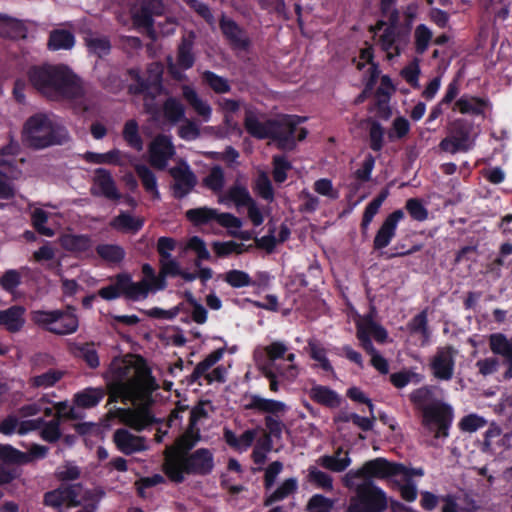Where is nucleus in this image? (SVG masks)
Here are the masks:
<instances>
[{
  "instance_id": "nucleus-29",
  "label": "nucleus",
  "mask_w": 512,
  "mask_h": 512,
  "mask_svg": "<svg viewBox=\"0 0 512 512\" xmlns=\"http://www.w3.org/2000/svg\"><path fill=\"white\" fill-rule=\"evenodd\" d=\"M183 97L194 110V112L200 116L204 122L210 121L212 117V107L205 99L200 97L193 88L184 86Z\"/></svg>"
},
{
  "instance_id": "nucleus-35",
  "label": "nucleus",
  "mask_w": 512,
  "mask_h": 512,
  "mask_svg": "<svg viewBox=\"0 0 512 512\" xmlns=\"http://www.w3.org/2000/svg\"><path fill=\"white\" fill-rule=\"evenodd\" d=\"M141 271H142L141 281L144 283L146 288L149 290V293H155L157 291H161L166 288L167 281L165 280L164 276L161 274L160 271L158 274H156L154 268L150 264H148V263L143 264Z\"/></svg>"
},
{
  "instance_id": "nucleus-27",
  "label": "nucleus",
  "mask_w": 512,
  "mask_h": 512,
  "mask_svg": "<svg viewBox=\"0 0 512 512\" xmlns=\"http://www.w3.org/2000/svg\"><path fill=\"white\" fill-rule=\"evenodd\" d=\"M92 191L96 195L109 199L120 198L111 174L105 169H97L95 171Z\"/></svg>"
},
{
  "instance_id": "nucleus-15",
  "label": "nucleus",
  "mask_w": 512,
  "mask_h": 512,
  "mask_svg": "<svg viewBox=\"0 0 512 512\" xmlns=\"http://www.w3.org/2000/svg\"><path fill=\"white\" fill-rule=\"evenodd\" d=\"M452 416V408L446 404L434 403L423 408L424 424L434 433L436 439L448 436Z\"/></svg>"
},
{
  "instance_id": "nucleus-39",
  "label": "nucleus",
  "mask_w": 512,
  "mask_h": 512,
  "mask_svg": "<svg viewBox=\"0 0 512 512\" xmlns=\"http://www.w3.org/2000/svg\"><path fill=\"white\" fill-rule=\"evenodd\" d=\"M123 274L124 280L121 281V284L124 285V296L133 301L146 299L149 295V290L144 283L141 280L134 282L129 274Z\"/></svg>"
},
{
  "instance_id": "nucleus-37",
  "label": "nucleus",
  "mask_w": 512,
  "mask_h": 512,
  "mask_svg": "<svg viewBox=\"0 0 512 512\" xmlns=\"http://www.w3.org/2000/svg\"><path fill=\"white\" fill-rule=\"evenodd\" d=\"M54 216V213L42 207L31 208V219L33 226L39 233L45 236L51 237L55 234V230L53 228L45 226L46 222L53 221Z\"/></svg>"
},
{
  "instance_id": "nucleus-7",
  "label": "nucleus",
  "mask_w": 512,
  "mask_h": 512,
  "mask_svg": "<svg viewBox=\"0 0 512 512\" xmlns=\"http://www.w3.org/2000/svg\"><path fill=\"white\" fill-rule=\"evenodd\" d=\"M19 147L16 143H10L2 149L0 159V198L8 199L15 193L13 180L21 177L19 167L23 164V158H17Z\"/></svg>"
},
{
  "instance_id": "nucleus-19",
  "label": "nucleus",
  "mask_w": 512,
  "mask_h": 512,
  "mask_svg": "<svg viewBox=\"0 0 512 512\" xmlns=\"http://www.w3.org/2000/svg\"><path fill=\"white\" fill-rule=\"evenodd\" d=\"M117 449L123 454L130 455L148 449L146 438L136 435L126 428L117 429L113 434Z\"/></svg>"
},
{
  "instance_id": "nucleus-14",
  "label": "nucleus",
  "mask_w": 512,
  "mask_h": 512,
  "mask_svg": "<svg viewBox=\"0 0 512 512\" xmlns=\"http://www.w3.org/2000/svg\"><path fill=\"white\" fill-rule=\"evenodd\" d=\"M106 164H114L121 167L133 165L146 191L151 193L154 198H159L160 194L154 173L147 166L135 163V159L131 155L122 153L117 149L109 151L107 152Z\"/></svg>"
},
{
  "instance_id": "nucleus-47",
  "label": "nucleus",
  "mask_w": 512,
  "mask_h": 512,
  "mask_svg": "<svg viewBox=\"0 0 512 512\" xmlns=\"http://www.w3.org/2000/svg\"><path fill=\"white\" fill-rule=\"evenodd\" d=\"M74 36L66 30H55L51 33L49 47L52 50L70 49L74 46Z\"/></svg>"
},
{
  "instance_id": "nucleus-38",
  "label": "nucleus",
  "mask_w": 512,
  "mask_h": 512,
  "mask_svg": "<svg viewBox=\"0 0 512 512\" xmlns=\"http://www.w3.org/2000/svg\"><path fill=\"white\" fill-rule=\"evenodd\" d=\"M310 397L319 404L335 408L340 405L339 395L326 386L315 385L310 389Z\"/></svg>"
},
{
  "instance_id": "nucleus-21",
  "label": "nucleus",
  "mask_w": 512,
  "mask_h": 512,
  "mask_svg": "<svg viewBox=\"0 0 512 512\" xmlns=\"http://www.w3.org/2000/svg\"><path fill=\"white\" fill-rule=\"evenodd\" d=\"M174 155V147L167 136L156 137L149 146V161L157 169H164Z\"/></svg>"
},
{
  "instance_id": "nucleus-4",
  "label": "nucleus",
  "mask_w": 512,
  "mask_h": 512,
  "mask_svg": "<svg viewBox=\"0 0 512 512\" xmlns=\"http://www.w3.org/2000/svg\"><path fill=\"white\" fill-rule=\"evenodd\" d=\"M23 134L25 140L35 148L63 144L69 139L65 127L45 114L31 116L24 125Z\"/></svg>"
},
{
  "instance_id": "nucleus-18",
  "label": "nucleus",
  "mask_w": 512,
  "mask_h": 512,
  "mask_svg": "<svg viewBox=\"0 0 512 512\" xmlns=\"http://www.w3.org/2000/svg\"><path fill=\"white\" fill-rule=\"evenodd\" d=\"M224 349H217L210 353L203 361L195 367L194 374L196 377H203L209 383L217 381L222 382L225 379L226 369L218 366L210 371V369L223 357Z\"/></svg>"
},
{
  "instance_id": "nucleus-20",
  "label": "nucleus",
  "mask_w": 512,
  "mask_h": 512,
  "mask_svg": "<svg viewBox=\"0 0 512 512\" xmlns=\"http://www.w3.org/2000/svg\"><path fill=\"white\" fill-rule=\"evenodd\" d=\"M357 337L366 351L372 350L371 337L378 342L387 338L386 330L375 323L370 317L359 318L357 321Z\"/></svg>"
},
{
  "instance_id": "nucleus-60",
  "label": "nucleus",
  "mask_w": 512,
  "mask_h": 512,
  "mask_svg": "<svg viewBox=\"0 0 512 512\" xmlns=\"http://www.w3.org/2000/svg\"><path fill=\"white\" fill-rule=\"evenodd\" d=\"M387 195H388V192L384 191L377 198H375L373 201H371L367 205V207L364 211L363 220H362L363 228L366 229L369 226V224L372 222L374 216L378 213V211H379L382 203L386 199Z\"/></svg>"
},
{
  "instance_id": "nucleus-52",
  "label": "nucleus",
  "mask_w": 512,
  "mask_h": 512,
  "mask_svg": "<svg viewBox=\"0 0 512 512\" xmlns=\"http://www.w3.org/2000/svg\"><path fill=\"white\" fill-rule=\"evenodd\" d=\"M223 280L233 288H243L252 284V279L248 273L233 269L223 275Z\"/></svg>"
},
{
  "instance_id": "nucleus-1",
  "label": "nucleus",
  "mask_w": 512,
  "mask_h": 512,
  "mask_svg": "<svg viewBox=\"0 0 512 512\" xmlns=\"http://www.w3.org/2000/svg\"><path fill=\"white\" fill-rule=\"evenodd\" d=\"M110 401H131L134 408L117 409L109 416L137 431L156 421L149 407L150 394L158 388L147 367L133 357L115 358L106 374Z\"/></svg>"
},
{
  "instance_id": "nucleus-62",
  "label": "nucleus",
  "mask_w": 512,
  "mask_h": 512,
  "mask_svg": "<svg viewBox=\"0 0 512 512\" xmlns=\"http://www.w3.org/2000/svg\"><path fill=\"white\" fill-rule=\"evenodd\" d=\"M204 185L214 192H220L224 186V173L219 166L213 167L204 179Z\"/></svg>"
},
{
  "instance_id": "nucleus-26",
  "label": "nucleus",
  "mask_w": 512,
  "mask_h": 512,
  "mask_svg": "<svg viewBox=\"0 0 512 512\" xmlns=\"http://www.w3.org/2000/svg\"><path fill=\"white\" fill-rule=\"evenodd\" d=\"M170 173L175 181L174 193L179 198L188 194L196 184L195 175L185 164L172 168Z\"/></svg>"
},
{
  "instance_id": "nucleus-45",
  "label": "nucleus",
  "mask_w": 512,
  "mask_h": 512,
  "mask_svg": "<svg viewBox=\"0 0 512 512\" xmlns=\"http://www.w3.org/2000/svg\"><path fill=\"white\" fill-rule=\"evenodd\" d=\"M62 377V371L49 370L43 374L31 377L29 384L34 388L47 389L54 386Z\"/></svg>"
},
{
  "instance_id": "nucleus-54",
  "label": "nucleus",
  "mask_w": 512,
  "mask_h": 512,
  "mask_svg": "<svg viewBox=\"0 0 512 512\" xmlns=\"http://www.w3.org/2000/svg\"><path fill=\"white\" fill-rule=\"evenodd\" d=\"M297 488V481L294 478H290L285 480L277 490H275L271 495H269L265 501L266 505H270L274 502L280 501L291 493H293Z\"/></svg>"
},
{
  "instance_id": "nucleus-24",
  "label": "nucleus",
  "mask_w": 512,
  "mask_h": 512,
  "mask_svg": "<svg viewBox=\"0 0 512 512\" xmlns=\"http://www.w3.org/2000/svg\"><path fill=\"white\" fill-rule=\"evenodd\" d=\"M162 66L158 63H153L148 68V76L145 79H142L138 72H131L133 78H135L138 82V91L146 93L147 95L155 96L161 91V79H162Z\"/></svg>"
},
{
  "instance_id": "nucleus-36",
  "label": "nucleus",
  "mask_w": 512,
  "mask_h": 512,
  "mask_svg": "<svg viewBox=\"0 0 512 512\" xmlns=\"http://www.w3.org/2000/svg\"><path fill=\"white\" fill-rule=\"evenodd\" d=\"M489 346L491 351L512 362V337L509 338L502 333H494L489 336Z\"/></svg>"
},
{
  "instance_id": "nucleus-23",
  "label": "nucleus",
  "mask_w": 512,
  "mask_h": 512,
  "mask_svg": "<svg viewBox=\"0 0 512 512\" xmlns=\"http://www.w3.org/2000/svg\"><path fill=\"white\" fill-rule=\"evenodd\" d=\"M162 12L160 0H133L130 13L136 24L142 26L151 25V16Z\"/></svg>"
},
{
  "instance_id": "nucleus-50",
  "label": "nucleus",
  "mask_w": 512,
  "mask_h": 512,
  "mask_svg": "<svg viewBox=\"0 0 512 512\" xmlns=\"http://www.w3.org/2000/svg\"><path fill=\"white\" fill-rule=\"evenodd\" d=\"M372 56H373L372 48L367 47V48H364L361 50L359 59L357 60V68L359 70H362L365 66L368 65V72H370V79L367 84L368 89L372 88V84L378 76L377 67L374 65V63L371 62Z\"/></svg>"
},
{
  "instance_id": "nucleus-8",
  "label": "nucleus",
  "mask_w": 512,
  "mask_h": 512,
  "mask_svg": "<svg viewBox=\"0 0 512 512\" xmlns=\"http://www.w3.org/2000/svg\"><path fill=\"white\" fill-rule=\"evenodd\" d=\"M305 121V118L296 115L284 116L275 121L271 138L279 148L283 150H292L297 141L303 140L307 136V130L298 127Z\"/></svg>"
},
{
  "instance_id": "nucleus-55",
  "label": "nucleus",
  "mask_w": 512,
  "mask_h": 512,
  "mask_svg": "<svg viewBox=\"0 0 512 512\" xmlns=\"http://www.w3.org/2000/svg\"><path fill=\"white\" fill-rule=\"evenodd\" d=\"M97 253L104 260L113 263L120 262L125 256V252L122 247L112 244L99 245L97 247Z\"/></svg>"
},
{
  "instance_id": "nucleus-57",
  "label": "nucleus",
  "mask_w": 512,
  "mask_h": 512,
  "mask_svg": "<svg viewBox=\"0 0 512 512\" xmlns=\"http://www.w3.org/2000/svg\"><path fill=\"white\" fill-rule=\"evenodd\" d=\"M74 353L77 357L82 358L90 368H96L100 364L97 351L91 344L77 346Z\"/></svg>"
},
{
  "instance_id": "nucleus-30",
  "label": "nucleus",
  "mask_w": 512,
  "mask_h": 512,
  "mask_svg": "<svg viewBox=\"0 0 512 512\" xmlns=\"http://www.w3.org/2000/svg\"><path fill=\"white\" fill-rule=\"evenodd\" d=\"M25 309L21 306H13L0 311V328L3 327L9 332L19 331L24 323Z\"/></svg>"
},
{
  "instance_id": "nucleus-5",
  "label": "nucleus",
  "mask_w": 512,
  "mask_h": 512,
  "mask_svg": "<svg viewBox=\"0 0 512 512\" xmlns=\"http://www.w3.org/2000/svg\"><path fill=\"white\" fill-rule=\"evenodd\" d=\"M287 352V347L282 342H273L270 345L257 349L254 353L255 361L258 367L263 371L266 376H273L274 370H277L279 375L286 380H294L298 375V369L293 363L295 355L290 353L285 358L290 364L287 367L277 365V360L284 357Z\"/></svg>"
},
{
  "instance_id": "nucleus-17",
  "label": "nucleus",
  "mask_w": 512,
  "mask_h": 512,
  "mask_svg": "<svg viewBox=\"0 0 512 512\" xmlns=\"http://www.w3.org/2000/svg\"><path fill=\"white\" fill-rule=\"evenodd\" d=\"M457 351L452 347L439 348L431 358L432 374L439 380L448 381L453 377Z\"/></svg>"
},
{
  "instance_id": "nucleus-51",
  "label": "nucleus",
  "mask_w": 512,
  "mask_h": 512,
  "mask_svg": "<svg viewBox=\"0 0 512 512\" xmlns=\"http://www.w3.org/2000/svg\"><path fill=\"white\" fill-rule=\"evenodd\" d=\"M123 137L130 147L137 151H141L143 149V142L138 133V124L135 120H129L126 122L123 129Z\"/></svg>"
},
{
  "instance_id": "nucleus-32",
  "label": "nucleus",
  "mask_w": 512,
  "mask_h": 512,
  "mask_svg": "<svg viewBox=\"0 0 512 512\" xmlns=\"http://www.w3.org/2000/svg\"><path fill=\"white\" fill-rule=\"evenodd\" d=\"M61 246L77 254H87L91 251L92 240L87 235L65 234L60 238Z\"/></svg>"
},
{
  "instance_id": "nucleus-61",
  "label": "nucleus",
  "mask_w": 512,
  "mask_h": 512,
  "mask_svg": "<svg viewBox=\"0 0 512 512\" xmlns=\"http://www.w3.org/2000/svg\"><path fill=\"white\" fill-rule=\"evenodd\" d=\"M192 41L189 39L183 40L179 47L177 65L181 69H189L194 63V57L191 53Z\"/></svg>"
},
{
  "instance_id": "nucleus-63",
  "label": "nucleus",
  "mask_w": 512,
  "mask_h": 512,
  "mask_svg": "<svg viewBox=\"0 0 512 512\" xmlns=\"http://www.w3.org/2000/svg\"><path fill=\"white\" fill-rule=\"evenodd\" d=\"M431 30L424 24L418 25L414 32L416 49L419 53H423L429 46L432 39Z\"/></svg>"
},
{
  "instance_id": "nucleus-53",
  "label": "nucleus",
  "mask_w": 512,
  "mask_h": 512,
  "mask_svg": "<svg viewBox=\"0 0 512 512\" xmlns=\"http://www.w3.org/2000/svg\"><path fill=\"white\" fill-rule=\"evenodd\" d=\"M0 460L5 463L25 464L29 456L10 445H0Z\"/></svg>"
},
{
  "instance_id": "nucleus-28",
  "label": "nucleus",
  "mask_w": 512,
  "mask_h": 512,
  "mask_svg": "<svg viewBox=\"0 0 512 512\" xmlns=\"http://www.w3.org/2000/svg\"><path fill=\"white\" fill-rule=\"evenodd\" d=\"M261 432H263L261 428H255L246 430L241 435H236L233 431L225 429L224 439L234 450L245 452L251 447Z\"/></svg>"
},
{
  "instance_id": "nucleus-56",
  "label": "nucleus",
  "mask_w": 512,
  "mask_h": 512,
  "mask_svg": "<svg viewBox=\"0 0 512 512\" xmlns=\"http://www.w3.org/2000/svg\"><path fill=\"white\" fill-rule=\"evenodd\" d=\"M271 449V440L268 434L263 433L261 437L258 436L252 457L256 464L262 465L265 462L266 454Z\"/></svg>"
},
{
  "instance_id": "nucleus-64",
  "label": "nucleus",
  "mask_w": 512,
  "mask_h": 512,
  "mask_svg": "<svg viewBox=\"0 0 512 512\" xmlns=\"http://www.w3.org/2000/svg\"><path fill=\"white\" fill-rule=\"evenodd\" d=\"M21 283V273L18 270H8L0 278L1 287L10 293H13L15 289Z\"/></svg>"
},
{
  "instance_id": "nucleus-12",
  "label": "nucleus",
  "mask_w": 512,
  "mask_h": 512,
  "mask_svg": "<svg viewBox=\"0 0 512 512\" xmlns=\"http://www.w3.org/2000/svg\"><path fill=\"white\" fill-rule=\"evenodd\" d=\"M475 138L472 126L465 120L458 119L450 124L448 135L440 142V148L451 154L468 151L473 147Z\"/></svg>"
},
{
  "instance_id": "nucleus-13",
  "label": "nucleus",
  "mask_w": 512,
  "mask_h": 512,
  "mask_svg": "<svg viewBox=\"0 0 512 512\" xmlns=\"http://www.w3.org/2000/svg\"><path fill=\"white\" fill-rule=\"evenodd\" d=\"M186 217L195 225H203L212 221L225 227L230 233L235 234L242 226L239 218L230 213H221L217 209L199 207L186 211Z\"/></svg>"
},
{
  "instance_id": "nucleus-33",
  "label": "nucleus",
  "mask_w": 512,
  "mask_h": 512,
  "mask_svg": "<svg viewBox=\"0 0 512 512\" xmlns=\"http://www.w3.org/2000/svg\"><path fill=\"white\" fill-rule=\"evenodd\" d=\"M144 224V219L141 217L133 216L127 212L120 213L111 222L110 226L122 233L135 234Z\"/></svg>"
},
{
  "instance_id": "nucleus-16",
  "label": "nucleus",
  "mask_w": 512,
  "mask_h": 512,
  "mask_svg": "<svg viewBox=\"0 0 512 512\" xmlns=\"http://www.w3.org/2000/svg\"><path fill=\"white\" fill-rule=\"evenodd\" d=\"M378 44L388 60L399 56L408 44V37L395 26H387L379 34Z\"/></svg>"
},
{
  "instance_id": "nucleus-59",
  "label": "nucleus",
  "mask_w": 512,
  "mask_h": 512,
  "mask_svg": "<svg viewBox=\"0 0 512 512\" xmlns=\"http://www.w3.org/2000/svg\"><path fill=\"white\" fill-rule=\"evenodd\" d=\"M255 191L265 200L274 198L273 188L266 172H259L255 181Z\"/></svg>"
},
{
  "instance_id": "nucleus-49",
  "label": "nucleus",
  "mask_w": 512,
  "mask_h": 512,
  "mask_svg": "<svg viewBox=\"0 0 512 512\" xmlns=\"http://www.w3.org/2000/svg\"><path fill=\"white\" fill-rule=\"evenodd\" d=\"M122 280H124V274H118L110 285L98 291L99 296L108 301L117 299L122 295L124 296V285L121 284Z\"/></svg>"
},
{
  "instance_id": "nucleus-25",
  "label": "nucleus",
  "mask_w": 512,
  "mask_h": 512,
  "mask_svg": "<svg viewBox=\"0 0 512 512\" xmlns=\"http://www.w3.org/2000/svg\"><path fill=\"white\" fill-rule=\"evenodd\" d=\"M489 108L490 103L487 99L469 94L462 95L453 106V110L472 116H484Z\"/></svg>"
},
{
  "instance_id": "nucleus-9",
  "label": "nucleus",
  "mask_w": 512,
  "mask_h": 512,
  "mask_svg": "<svg viewBox=\"0 0 512 512\" xmlns=\"http://www.w3.org/2000/svg\"><path fill=\"white\" fill-rule=\"evenodd\" d=\"M32 319L35 323L47 327L50 332L59 335L74 333L79 326L75 310L70 307L66 311H35L32 313Z\"/></svg>"
},
{
  "instance_id": "nucleus-2",
  "label": "nucleus",
  "mask_w": 512,
  "mask_h": 512,
  "mask_svg": "<svg viewBox=\"0 0 512 512\" xmlns=\"http://www.w3.org/2000/svg\"><path fill=\"white\" fill-rule=\"evenodd\" d=\"M200 415L199 408L193 409L190 412L189 428L174 445L167 446L164 451L163 471L171 481L182 482L186 475H204L213 469L214 459L210 450L201 448L188 454L200 439L199 429L195 428Z\"/></svg>"
},
{
  "instance_id": "nucleus-46",
  "label": "nucleus",
  "mask_w": 512,
  "mask_h": 512,
  "mask_svg": "<svg viewBox=\"0 0 512 512\" xmlns=\"http://www.w3.org/2000/svg\"><path fill=\"white\" fill-rule=\"evenodd\" d=\"M25 34L23 24L13 18L0 15V35L11 38L22 37Z\"/></svg>"
},
{
  "instance_id": "nucleus-42",
  "label": "nucleus",
  "mask_w": 512,
  "mask_h": 512,
  "mask_svg": "<svg viewBox=\"0 0 512 512\" xmlns=\"http://www.w3.org/2000/svg\"><path fill=\"white\" fill-rule=\"evenodd\" d=\"M308 350L311 358L317 362V365L323 369L324 371L330 372L332 371V365L327 358V351L324 345L312 338L308 340Z\"/></svg>"
},
{
  "instance_id": "nucleus-3",
  "label": "nucleus",
  "mask_w": 512,
  "mask_h": 512,
  "mask_svg": "<svg viewBox=\"0 0 512 512\" xmlns=\"http://www.w3.org/2000/svg\"><path fill=\"white\" fill-rule=\"evenodd\" d=\"M29 78L40 93L53 100L76 101L85 92L80 79L64 65L33 68Z\"/></svg>"
},
{
  "instance_id": "nucleus-43",
  "label": "nucleus",
  "mask_w": 512,
  "mask_h": 512,
  "mask_svg": "<svg viewBox=\"0 0 512 512\" xmlns=\"http://www.w3.org/2000/svg\"><path fill=\"white\" fill-rule=\"evenodd\" d=\"M250 408L261 412L280 414L286 411L287 406L281 401L266 399L260 396H253L249 404Z\"/></svg>"
},
{
  "instance_id": "nucleus-31",
  "label": "nucleus",
  "mask_w": 512,
  "mask_h": 512,
  "mask_svg": "<svg viewBox=\"0 0 512 512\" xmlns=\"http://www.w3.org/2000/svg\"><path fill=\"white\" fill-rule=\"evenodd\" d=\"M275 121L261 122L257 116L250 110H247L245 117V128L252 136L264 139L271 137Z\"/></svg>"
},
{
  "instance_id": "nucleus-41",
  "label": "nucleus",
  "mask_w": 512,
  "mask_h": 512,
  "mask_svg": "<svg viewBox=\"0 0 512 512\" xmlns=\"http://www.w3.org/2000/svg\"><path fill=\"white\" fill-rule=\"evenodd\" d=\"M221 29L237 48L245 49L248 46V38L233 21L223 19L221 21Z\"/></svg>"
},
{
  "instance_id": "nucleus-48",
  "label": "nucleus",
  "mask_w": 512,
  "mask_h": 512,
  "mask_svg": "<svg viewBox=\"0 0 512 512\" xmlns=\"http://www.w3.org/2000/svg\"><path fill=\"white\" fill-rule=\"evenodd\" d=\"M85 42L89 51L99 57L107 55L110 51V43L105 37L90 33L85 36Z\"/></svg>"
},
{
  "instance_id": "nucleus-58",
  "label": "nucleus",
  "mask_w": 512,
  "mask_h": 512,
  "mask_svg": "<svg viewBox=\"0 0 512 512\" xmlns=\"http://www.w3.org/2000/svg\"><path fill=\"white\" fill-rule=\"evenodd\" d=\"M185 249L194 251L196 253V255H197V260L195 262L196 267H199L200 261L208 260L210 258V253L206 247L205 242L197 236H193L187 241Z\"/></svg>"
},
{
  "instance_id": "nucleus-22",
  "label": "nucleus",
  "mask_w": 512,
  "mask_h": 512,
  "mask_svg": "<svg viewBox=\"0 0 512 512\" xmlns=\"http://www.w3.org/2000/svg\"><path fill=\"white\" fill-rule=\"evenodd\" d=\"M403 218L404 212L402 210H396L385 218L373 241L376 250L383 249L390 244L396 234L397 226Z\"/></svg>"
},
{
  "instance_id": "nucleus-11",
  "label": "nucleus",
  "mask_w": 512,
  "mask_h": 512,
  "mask_svg": "<svg viewBox=\"0 0 512 512\" xmlns=\"http://www.w3.org/2000/svg\"><path fill=\"white\" fill-rule=\"evenodd\" d=\"M397 463L388 462L384 458H376L366 462L360 469L351 470L343 477V483L352 488L358 478L391 479L396 482Z\"/></svg>"
},
{
  "instance_id": "nucleus-34",
  "label": "nucleus",
  "mask_w": 512,
  "mask_h": 512,
  "mask_svg": "<svg viewBox=\"0 0 512 512\" xmlns=\"http://www.w3.org/2000/svg\"><path fill=\"white\" fill-rule=\"evenodd\" d=\"M318 463L333 472H342L351 464V459L347 451L339 448L334 455L320 457Z\"/></svg>"
},
{
  "instance_id": "nucleus-10",
  "label": "nucleus",
  "mask_w": 512,
  "mask_h": 512,
  "mask_svg": "<svg viewBox=\"0 0 512 512\" xmlns=\"http://www.w3.org/2000/svg\"><path fill=\"white\" fill-rule=\"evenodd\" d=\"M387 507L385 493L371 482L357 486L356 495L351 498L348 512H382Z\"/></svg>"
},
{
  "instance_id": "nucleus-44",
  "label": "nucleus",
  "mask_w": 512,
  "mask_h": 512,
  "mask_svg": "<svg viewBox=\"0 0 512 512\" xmlns=\"http://www.w3.org/2000/svg\"><path fill=\"white\" fill-rule=\"evenodd\" d=\"M105 395L102 388H86L75 395V402L79 407L91 408L96 406Z\"/></svg>"
},
{
  "instance_id": "nucleus-6",
  "label": "nucleus",
  "mask_w": 512,
  "mask_h": 512,
  "mask_svg": "<svg viewBox=\"0 0 512 512\" xmlns=\"http://www.w3.org/2000/svg\"><path fill=\"white\" fill-rule=\"evenodd\" d=\"M102 495L100 490L87 491L80 485H70L49 491L44 494L43 502L46 506L52 508L76 507L79 505L92 506Z\"/></svg>"
},
{
  "instance_id": "nucleus-40",
  "label": "nucleus",
  "mask_w": 512,
  "mask_h": 512,
  "mask_svg": "<svg viewBox=\"0 0 512 512\" xmlns=\"http://www.w3.org/2000/svg\"><path fill=\"white\" fill-rule=\"evenodd\" d=\"M253 199L248 190L240 185L231 187L225 195H220L218 202L227 205L233 202L237 207L246 206Z\"/></svg>"
}]
</instances>
